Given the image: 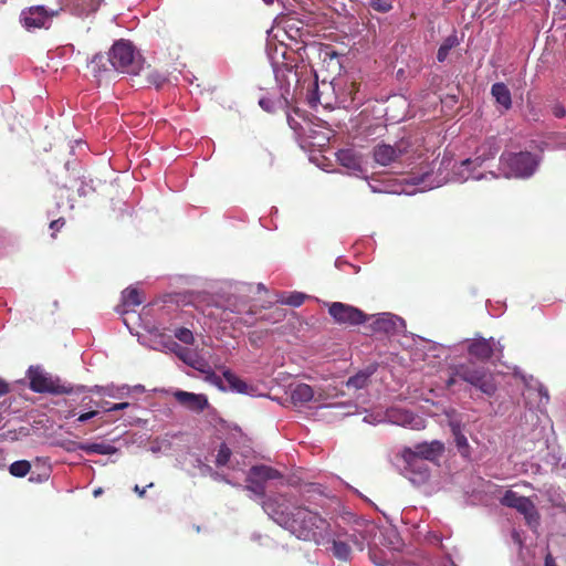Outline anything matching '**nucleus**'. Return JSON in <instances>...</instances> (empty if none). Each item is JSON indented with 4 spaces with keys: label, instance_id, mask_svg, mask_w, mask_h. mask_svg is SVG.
<instances>
[{
    "label": "nucleus",
    "instance_id": "nucleus-41",
    "mask_svg": "<svg viewBox=\"0 0 566 566\" xmlns=\"http://www.w3.org/2000/svg\"><path fill=\"white\" fill-rule=\"evenodd\" d=\"M101 406L105 409V411L112 412V411L124 410L129 407V403L128 402H119V403H114L112 406H108V402H104Z\"/></svg>",
    "mask_w": 566,
    "mask_h": 566
},
{
    "label": "nucleus",
    "instance_id": "nucleus-20",
    "mask_svg": "<svg viewBox=\"0 0 566 566\" xmlns=\"http://www.w3.org/2000/svg\"><path fill=\"white\" fill-rule=\"evenodd\" d=\"M342 166L353 171H361L360 157L352 149H342L337 153Z\"/></svg>",
    "mask_w": 566,
    "mask_h": 566
},
{
    "label": "nucleus",
    "instance_id": "nucleus-30",
    "mask_svg": "<svg viewBox=\"0 0 566 566\" xmlns=\"http://www.w3.org/2000/svg\"><path fill=\"white\" fill-rule=\"evenodd\" d=\"M122 300L124 306H137L143 302L139 291L135 287H129L123 291Z\"/></svg>",
    "mask_w": 566,
    "mask_h": 566
},
{
    "label": "nucleus",
    "instance_id": "nucleus-12",
    "mask_svg": "<svg viewBox=\"0 0 566 566\" xmlns=\"http://www.w3.org/2000/svg\"><path fill=\"white\" fill-rule=\"evenodd\" d=\"M386 419L394 424L410 427L412 429H421L423 428V421L421 418L413 416L411 412L399 409L391 408L386 412Z\"/></svg>",
    "mask_w": 566,
    "mask_h": 566
},
{
    "label": "nucleus",
    "instance_id": "nucleus-15",
    "mask_svg": "<svg viewBox=\"0 0 566 566\" xmlns=\"http://www.w3.org/2000/svg\"><path fill=\"white\" fill-rule=\"evenodd\" d=\"M444 451V446L442 442L438 440H433L431 442H422L416 444L413 448H411V453L416 457V459H420L426 462L427 461H434Z\"/></svg>",
    "mask_w": 566,
    "mask_h": 566
},
{
    "label": "nucleus",
    "instance_id": "nucleus-10",
    "mask_svg": "<svg viewBox=\"0 0 566 566\" xmlns=\"http://www.w3.org/2000/svg\"><path fill=\"white\" fill-rule=\"evenodd\" d=\"M468 352L471 356L480 360H489L494 355H497V358H500L503 352V346L492 337H479L471 340Z\"/></svg>",
    "mask_w": 566,
    "mask_h": 566
},
{
    "label": "nucleus",
    "instance_id": "nucleus-53",
    "mask_svg": "<svg viewBox=\"0 0 566 566\" xmlns=\"http://www.w3.org/2000/svg\"><path fill=\"white\" fill-rule=\"evenodd\" d=\"M134 491L138 494L139 497H144L146 494V488L140 489L138 485H135Z\"/></svg>",
    "mask_w": 566,
    "mask_h": 566
},
{
    "label": "nucleus",
    "instance_id": "nucleus-44",
    "mask_svg": "<svg viewBox=\"0 0 566 566\" xmlns=\"http://www.w3.org/2000/svg\"><path fill=\"white\" fill-rule=\"evenodd\" d=\"M103 387L101 386H94L92 388H86L85 386H78L76 388V392H82V391H85L87 390L88 392H96V394H101L103 395V390H102Z\"/></svg>",
    "mask_w": 566,
    "mask_h": 566
},
{
    "label": "nucleus",
    "instance_id": "nucleus-11",
    "mask_svg": "<svg viewBox=\"0 0 566 566\" xmlns=\"http://www.w3.org/2000/svg\"><path fill=\"white\" fill-rule=\"evenodd\" d=\"M407 144L399 142L395 146L388 144H379L374 148L373 156L377 164L388 166L397 161L407 153Z\"/></svg>",
    "mask_w": 566,
    "mask_h": 566
},
{
    "label": "nucleus",
    "instance_id": "nucleus-51",
    "mask_svg": "<svg viewBox=\"0 0 566 566\" xmlns=\"http://www.w3.org/2000/svg\"><path fill=\"white\" fill-rule=\"evenodd\" d=\"M211 476H212L214 480H220V481H223V482H226V483L231 484V482H230V480H229V479H227L224 475L219 474L218 472H212V473H211Z\"/></svg>",
    "mask_w": 566,
    "mask_h": 566
},
{
    "label": "nucleus",
    "instance_id": "nucleus-52",
    "mask_svg": "<svg viewBox=\"0 0 566 566\" xmlns=\"http://www.w3.org/2000/svg\"><path fill=\"white\" fill-rule=\"evenodd\" d=\"M545 566H557L555 559L549 553L545 557Z\"/></svg>",
    "mask_w": 566,
    "mask_h": 566
},
{
    "label": "nucleus",
    "instance_id": "nucleus-60",
    "mask_svg": "<svg viewBox=\"0 0 566 566\" xmlns=\"http://www.w3.org/2000/svg\"><path fill=\"white\" fill-rule=\"evenodd\" d=\"M232 312H237V313H239L240 311H239L237 307H233V308H232Z\"/></svg>",
    "mask_w": 566,
    "mask_h": 566
},
{
    "label": "nucleus",
    "instance_id": "nucleus-47",
    "mask_svg": "<svg viewBox=\"0 0 566 566\" xmlns=\"http://www.w3.org/2000/svg\"><path fill=\"white\" fill-rule=\"evenodd\" d=\"M553 114H554L556 117L562 118V117H564V116L566 115V111H565V108H564V106H563V105H560V104H556V105H554V107H553Z\"/></svg>",
    "mask_w": 566,
    "mask_h": 566
},
{
    "label": "nucleus",
    "instance_id": "nucleus-55",
    "mask_svg": "<svg viewBox=\"0 0 566 566\" xmlns=\"http://www.w3.org/2000/svg\"><path fill=\"white\" fill-rule=\"evenodd\" d=\"M284 316L283 311H279L275 316V321H280Z\"/></svg>",
    "mask_w": 566,
    "mask_h": 566
},
{
    "label": "nucleus",
    "instance_id": "nucleus-3",
    "mask_svg": "<svg viewBox=\"0 0 566 566\" xmlns=\"http://www.w3.org/2000/svg\"><path fill=\"white\" fill-rule=\"evenodd\" d=\"M108 62L115 71L127 74H138L144 60L134 45L127 40L116 41L108 52Z\"/></svg>",
    "mask_w": 566,
    "mask_h": 566
},
{
    "label": "nucleus",
    "instance_id": "nucleus-48",
    "mask_svg": "<svg viewBox=\"0 0 566 566\" xmlns=\"http://www.w3.org/2000/svg\"><path fill=\"white\" fill-rule=\"evenodd\" d=\"M63 226H64L63 219H57L50 223V228L55 231L60 230Z\"/></svg>",
    "mask_w": 566,
    "mask_h": 566
},
{
    "label": "nucleus",
    "instance_id": "nucleus-6",
    "mask_svg": "<svg viewBox=\"0 0 566 566\" xmlns=\"http://www.w3.org/2000/svg\"><path fill=\"white\" fill-rule=\"evenodd\" d=\"M400 457L405 463L403 475L416 486L426 484L430 479L429 465L411 453V448H403Z\"/></svg>",
    "mask_w": 566,
    "mask_h": 566
},
{
    "label": "nucleus",
    "instance_id": "nucleus-25",
    "mask_svg": "<svg viewBox=\"0 0 566 566\" xmlns=\"http://www.w3.org/2000/svg\"><path fill=\"white\" fill-rule=\"evenodd\" d=\"M78 449L86 453L114 454L117 448L107 443H81Z\"/></svg>",
    "mask_w": 566,
    "mask_h": 566
},
{
    "label": "nucleus",
    "instance_id": "nucleus-54",
    "mask_svg": "<svg viewBox=\"0 0 566 566\" xmlns=\"http://www.w3.org/2000/svg\"><path fill=\"white\" fill-rule=\"evenodd\" d=\"M132 391L144 392L145 391V387L143 385H136L134 387H130V392Z\"/></svg>",
    "mask_w": 566,
    "mask_h": 566
},
{
    "label": "nucleus",
    "instance_id": "nucleus-2",
    "mask_svg": "<svg viewBox=\"0 0 566 566\" xmlns=\"http://www.w3.org/2000/svg\"><path fill=\"white\" fill-rule=\"evenodd\" d=\"M460 381L467 382L486 396H493L497 390L495 375L485 366L475 361H465L451 368L447 386L452 387Z\"/></svg>",
    "mask_w": 566,
    "mask_h": 566
},
{
    "label": "nucleus",
    "instance_id": "nucleus-49",
    "mask_svg": "<svg viewBox=\"0 0 566 566\" xmlns=\"http://www.w3.org/2000/svg\"><path fill=\"white\" fill-rule=\"evenodd\" d=\"M287 123L292 129L295 132L300 130L301 126L297 120H295L293 117L287 116Z\"/></svg>",
    "mask_w": 566,
    "mask_h": 566
},
{
    "label": "nucleus",
    "instance_id": "nucleus-46",
    "mask_svg": "<svg viewBox=\"0 0 566 566\" xmlns=\"http://www.w3.org/2000/svg\"><path fill=\"white\" fill-rule=\"evenodd\" d=\"M103 62H104V56L102 54H96L92 59L91 65H92L94 72H96V69L99 67V65L103 64Z\"/></svg>",
    "mask_w": 566,
    "mask_h": 566
},
{
    "label": "nucleus",
    "instance_id": "nucleus-38",
    "mask_svg": "<svg viewBox=\"0 0 566 566\" xmlns=\"http://www.w3.org/2000/svg\"><path fill=\"white\" fill-rule=\"evenodd\" d=\"M175 337L185 344H192L195 339L192 332L186 327L176 329Z\"/></svg>",
    "mask_w": 566,
    "mask_h": 566
},
{
    "label": "nucleus",
    "instance_id": "nucleus-61",
    "mask_svg": "<svg viewBox=\"0 0 566 566\" xmlns=\"http://www.w3.org/2000/svg\"><path fill=\"white\" fill-rule=\"evenodd\" d=\"M154 483H149L146 488H153Z\"/></svg>",
    "mask_w": 566,
    "mask_h": 566
},
{
    "label": "nucleus",
    "instance_id": "nucleus-28",
    "mask_svg": "<svg viewBox=\"0 0 566 566\" xmlns=\"http://www.w3.org/2000/svg\"><path fill=\"white\" fill-rule=\"evenodd\" d=\"M67 4L74 7L78 14L94 12L99 7L101 0H66Z\"/></svg>",
    "mask_w": 566,
    "mask_h": 566
},
{
    "label": "nucleus",
    "instance_id": "nucleus-7",
    "mask_svg": "<svg viewBox=\"0 0 566 566\" xmlns=\"http://www.w3.org/2000/svg\"><path fill=\"white\" fill-rule=\"evenodd\" d=\"M28 375L30 388L35 392L70 394L73 391L39 367H30Z\"/></svg>",
    "mask_w": 566,
    "mask_h": 566
},
{
    "label": "nucleus",
    "instance_id": "nucleus-62",
    "mask_svg": "<svg viewBox=\"0 0 566 566\" xmlns=\"http://www.w3.org/2000/svg\"><path fill=\"white\" fill-rule=\"evenodd\" d=\"M566 4V0H562Z\"/></svg>",
    "mask_w": 566,
    "mask_h": 566
},
{
    "label": "nucleus",
    "instance_id": "nucleus-4",
    "mask_svg": "<svg viewBox=\"0 0 566 566\" xmlns=\"http://www.w3.org/2000/svg\"><path fill=\"white\" fill-rule=\"evenodd\" d=\"M541 158L528 151L502 154L500 169L506 178H528L537 169Z\"/></svg>",
    "mask_w": 566,
    "mask_h": 566
},
{
    "label": "nucleus",
    "instance_id": "nucleus-17",
    "mask_svg": "<svg viewBox=\"0 0 566 566\" xmlns=\"http://www.w3.org/2000/svg\"><path fill=\"white\" fill-rule=\"evenodd\" d=\"M213 382L218 385L221 389L229 388L232 391L239 394H249L252 387L248 385L244 380L239 378L235 374L230 370L223 371V378L218 376H212Z\"/></svg>",
    "mask_w": 566,
    "mask_h": 566
},
{
    "label": "nucleus",
    "instance_id": "nucleus-33",
    "mask_svg": "<svg viewBox=\"0 0 566 566\" xmlns=\"http://www.w3.org/2000/svg\"><path fill=\"white\" fill-rule=\"evenodd\" d=\"M333 553L338 559L346 560L350 555V547L347 543L342 541L333 542Z\"/></svg>",
    "mask_w": 566,
    "mask_h": 566
},
{
    "label": "nucleus",
    "instance_id": "nucleus-45",
    "mask_svg": "<svg viewBox=\"0 0 566 566\" xmlns=\"http://www.w3.org/2000/svg\"><path fill=\"white\" fill-rule=\"evenodd\" d=\"M98 415V411L96 410H92V411H88V412H85V413H82L78 418H77V421L80 422H85L92 418H94L95 416Z\"/></svg>",
    "mask_w": 566,
    "mask_h": 566
},
{
    "label": "nucleus",
    "instance_id": "nucleus-26",
    "mask_svg": "<svg viewBox=\"0 0 566 566\" xmlns=\"http://www.w3.org/2000/svg\"><path fill=\"white\" fill-rule=\"evenodd\" d=\"M472 165L478 166L474 159H465L459 165V167L454 170V175L459 181H465L470 178L480 179L482 177L480 175H473V171L471 170Z\"/></svg>",
    "mask_w": 566,
    "mask_h": 566
},
{
    "label": "nucleus",
    "instance_id": "nucleus-50",
    "mask_svg": "<svg viewBox=\"0 0 566 566\" xmlns=\"http://www.w3.org/2000/svg\"><path fill=\"white\" fill-rule=\"evenodd\" d=\"M8 391H9L8 384L3 379L0 378V397L6 395Z\"/></svg>",
    "mask_w": 566,
    "mask_h": 566
},
{
    "label": "nucleus",
    "instance_id": "nucleus-37",
    "mask_svg": "<svg viewBox=\"0 0 566 566\" xmlns=\"http://www.w3.org/2000/svg\"><path fill=\"white\" fill-rule=\"evenodd\" d=\"M231 457V450L227 444L222 443L218 450L216 463L218 467H223L229 463Z\"/></svg>",
    "mask_w": 566,
    "mask_h": 566
},
{
    "label": "nucleus",
    "instance_id": "nucleus-42",
    "mask_svg": "<svg viewBox=\"0 0 566 566\" xmlns=\"http://www.w3.org/2000/svg\"><path fill=\"white\" fill-rule=\"evenodd\" d=\"M259 105L266 112H274L275 109V102L271 98L263 97L259 101Z\"/></svg>",
    "mask_w": 566,
    "mask_h": 566
},
{
    "label": "nucleus",
    "instance_id": "nucleus-27",
    "mask_svg": "<svg viewBox=\"0 0 566 566\" xmlns=\"http://www.w3.org/2000/svg\"><path fill=\"white\" fill-rule=\"evenodd\" d=\"M374 369H366L357 373L353 377L348 378L346 385L349 388L361 389L367 386L369 377L373 375Z\"/></svg>",
    "mask_w": 566,
    "mask_h": 566
},
{
    "label": "nucleus",
    "instance_id": "nucleus-14",
    "mask_svg": "<svg viewBox=\"0 0 566 566\" xmlns=\"http://www.w3.org/2000/svg\"><path fill=\"white\" fill-rule=\"evenodd\" d=\"M374 317L371 328L375 332H382L386 334L397 333L405 326L403 321L391 313H381Z\"/></svg>",
    "mask_w": 566,
    "mask_h": 566
},
{
    "label": "nucleus",
    "instance_id": "nucleus-5",
    "mask_svg": "<svg viewBox=\"0 0 566 566\" xmlns=\"http://www.w3.org/2000/svg\"><path fill=\"white\" fill-rule=\"evenodd\" d=\"M500 501L502 505L514 509L522 514L531 528L536 530L539 526V513L530 497L506 490Z\"/></svg>",
    "mask_w": 566,
    "mask_h": 566
},
{
    "label": "nucleus",
    "instance_id": "nucleus-58",
    "mask_svg": "<svg viewBox=\"0 0 566 566\" xmlns=\"http://www.w3.org/2000/svg\"><path fill=\"white\" fill-rule=\"evenodd\" d=\"M150 450H151V452L156 453V452H158V451H159V448H158V447L153 446V447L150 448Z\"/></svg>",
    "mask_w": 566,
    "mask_h": 566
},
{
    "label": "nucleus",
    "instance_id": "nucleus-9",
    "mask_svg": "<svg viewBox=\"0 0 566 566\" xmlns=\"http://www.w3.org/2000/svg\"><path fill=\"white\" fill-rule=\"evenodd\" d=\"M328 313L337 324L348 326L361 324L368 318L359 308L340 302L332 303Z\"/></svg>",
    "mask_w": 566,
    "mask_h": 566
},
{
    "label": "nucleus",
    "instance_id": "nucleus-23",
    "mask_svg": "<svg viewBox=\"0 0 566 566\" xmlns=\"http://www.w3.org/2000/svg\"><path fill=\"white\" fill-rule=\"evenodd\" d=\"M499 149L500 147L496 145L495 140L490 139L479 148L474 161H476L478 166H481L485 160L493 158Z\"/></svg>",
    "mask_w": 566,
    "mask_h": 566
},
{
    "label": "nucleus",
    "instance_id": "nucleus-1",
    "mask_svg": "<svg viewBox=\"0 0 566 566\" xmlns=\"http://www.w3.org/2000/svg\"><path fill=\"white\" fill-rule=\"evenodd\" d=\"M289 499L280 495L263 502L265 513L297 538L318 542L324 537L327 523L318 514L301 506L290 511Z\"/></svg>",
    "mask_w": 566,
    "mask_h": 566
},
{
    "label": "nucleus",
    "instance_id": "nucleus-16",
    "mask_svg": "<svg viewBox=\"0 0 566 566\" xmlns=\"http://www.w3.org/2000/svg\"><path fill=\"white\" fill-rule=\"evenodd\" d=\"M167 348L171 352H174L180 359H182L186 364L191 366L192 368L201 371V373H208L209 366L208 364L199 358L196 354L190 352L189 349L179 346L177 343L170 340Z\"/></svg>",
    "mask_w": 566,
    "mask_h": 566
},
{
    "label": "nucleus",
    "instance_id": "nucleus-36",
    "mask_svg": "<svg viewBox=\"0 0 566 566\" xmlns=\"http://www.w3.org/2000/svg\"><path fill=\"white\" fill-rule=\"evenodd\" d=\"M306 295L301 292H293L287 297L279 300V302L291 305V306H300L305 301Z\"/></svg>",
    "mask_w": 566,
    "mask_h": 566
},
{
    "label": "nucleus",
    "instance_id": "nucleus-19",
    "mask_svg": "<svg viewBox=\"0 0 566 566\" xmlns=\"http://www.w3.org/2000/svg\"><path fill=\"white\" fill-rule=\"evenodd\" d=\"M290 398L293 405H304L314 399V390L307 384H297L291 387Z\"/></svg>",
    "mask_w": 566,
    "mask_h": 566
},
{
    "label": "nucleus",
    "instance_id": "nucleus-24",
    "mask_svg": "<svg viewBox=\"0 0 566 566\" xmlns=\"http://www.w3.org/2000/svg\"><path fill=\"white\" fill-rule=\"evenodd\" d=\"M523 381L525 382V386L528 390H534L537 392L539 397V406H546L549 401V395L547 389L539 384L537 380H534L533 377H525L523 376Z\"/></svg>",
    "mask_w": 566,
    "mask_h": 566
},
{
    "label": "nucleus",
    "instance_id": "nucleus-22",
    "mask_svg": "<svg viewBox=\"0 0 566 566\" xmlns=\"http://www.w3.org/2000/svg\"><path fill=\"white\" fill-rule=\"evenodd\" d=\"M491 93L495 101L502 105L505 109H509L512 105L511 93L504 83H495L492 85Z\"/></svg>",
    "mask_w": 566,
    "mask_h": 566
},
{
    "label": "nucleus",
    "instance_id": "nucleus-18",
    "mask_svg": "<svg viewBox=\"0 0 566 566\" xmlns=\"http://www.w3.org/2000/svg\"><path fill=\"white\" fill-rule=\"evenodd\" d=\"M407 184L418 186L420 191L429 190L441 186V180H434L429 171L422 174H413L406 178Z\"/></svg>",
    "mask_w": 566,
    "mask_h": 566
},
{
    "label": "nucleus",
    "instance_id": "nucleus-59",
    "mask_svg": "<svg viewBox=\"0 0 566 566\" xmlns=\"http://www.w3.org/2000/svg\"><path fill=\"white\" fill-rule=\"evenodd\" d=\"M266 4L273 3L274 0H263Z\"/></svg>",
    "mask_w": 566,
    "mask_h": 566
},
{
    "label": "nucleus",
    "instance_id": "nucleus-29",
    "mask_svg": "<svg viewBox=\"0 0 566 566\" xmlns=\"http://www.w3.org/2000/svg\"><path fill=\"white\" fill-rule=\"evenodd\" d=\"M103 395L108 396L112 398L120 399L130 394V387L127 385L123 386H115V385H108L102 388Z\"/></svg>",
    "mask_w": 566,
    "mask_h": 566
},
{
    "label": "nucleus",
    "instance_id": "nucleus-8",
    "mask_svg": "<svg viewBox=\"0 0 566 566\" xmlns=\"http://www.w3.org/2000/svg\"><path fill=\"white\" fill-rule=\"evenodd\" d=\"M59 10H48L44 6H34L21 12L20 20L27 30L48 29Z\"/></svg>",
    "mask_w": 566,
    "mask_h": 566
},
{
    "label": "nucleus",
    "instance_id": "nucleus-31",
    "mask_svg": "<svg viewBox=\"0 0 566 566\" xmlns=\"http://www.w3.org/2000/svg\"><path fill=\"white\" fill-rule=\"evenodd\" d=\"M459 43L458 41V38L457 35L452 34V35H449L444 41L443 43L440 45L439 50H438V54H437V59L439 62H443L450 50L453 49L454 46H457Z\"/></svg>",
    "mask_w": 566,
    "mask_h": 566
},
{
    "label": "nucleus",
    "instance_id": "nucleus-39",
    "mask_svg": "<svg viewBox=\"0 0 566 566\" xmlns=\"http://www.w3.org/2000/svg\"><path fill=\"white\" fill-rule=\"evenodd\" d=\"M370 8L378 12H388L391 9V4L386 0H371Z\"/></svg>",
    "mask_w": 566,
    "mask_h": 566
},
{
    "label": "nucleus",
    "instance_id": "nucleus-35",
    "mask_svg": "<svg viewBox=\"0 0 566 566\" xmlns=\"http://www.w3.org/2000/svg\"><path fill=\"white\" fill-rule=\"evenodd\" d=\"M453 438H454L455 446H457L459 452L461 453V455L465 457V458L469 457L470 446H469L468 439L463 434V432L453 434Z\"/></svg>",
    "mask_w": 566,
    "mask_h": 566
},
{
    "label": "nucleus",
    "instance_id": "nucleus-32",
    "mask_svg": "<svg viewBox=\"0 0 566 566\" xmlns=\"http://www.w3.org/2000/svg\"><path fill=\"white\" fill-rule=\"evenodd\" d=\"M31 469V464L27 460H19L13 462L10 468L9 472L17 478H23L25 476Z\"/></svg>",
    "mask_w": 566,
    "mask_h": 566
},
{
    "label": "nucleus",
    "instance_id": "nucleus-57",
    "mask_svg": "<svg viewBox=\"0 0 566 566\" xmlns=\"http://www.w3.org/2000/svg\"><path fill=\"white\" fill-rule=\"evenodd\" d=\"M258 290L259 291H263V290H265V286L262 283H259L258 284Z\"/></svg>",
    "mask_w": 566,
    "mask_h": 566
},
{
    "label": "nucleus",
    "instance_id": "nucleus-40",
    "mask_svg": "<svg viewBox=\"0 0 566 566\" xmlns=\"http://www.w3.org/2000/svg\"><path fill=\"white\" fill-rule=\"evenodd\" d=\"M148 82L157 88H160L166 82V77L158 72H151L148 74Z\"/></svg>",
    "mask_w": 566,
    "mask_h": 566
},
{
    "label": "nucleus",
    "instance_id": "nucleus-21",
    "mask_svg": "<svg viewBox=\"0 0 566 566\" xmlns=\"http://www.w3.org/2000/svg\"><path fill=\"white\" fill-rule=\"evenodd\" d=\"M249 473L252 475V478H256V480L262 481L263 484H265V482L269 480H276L282 478L277 470L268 465L252 467Z\"/></svg>",
    "mask_w": 566,
    "mask_h": 566
},
{
    "label": "nucleus",
    "instance_id": "nucleus-56",
    "mask_svg": "<svg viewBox=\"0 0 566 566\" xmlns=\"http://www.w3.org/2000/svg\"><path fill=\"white\" fill-rule=\"evenodd\" d=\"M102 492H103V491H102V489L99 488V489L94 490L93 494H94V496H95V497H97V496H99V495L102 494Z\"/></svg>",
    "mask_w": 566,
    "mask_h": 566
},
{
    "label": "nucleus",
    "instance_id": "nucleus-13",
    "mask_svg": "<svg viewBox=\"0 0 566 566\" xmlns=\"http://www.w3.org/2000/svg\"><path fill=\"white\" fill-rule=\"evenodd\" d=\"M172 395L182 407L190 411L201 412L208 407V399L202 394L176 390Z\"/></svg>",
    "mask_w": 566,
    "mask_h": 566
},
{
    "label": "nucleus",
    "instance_id": "nucleus-34",
    "mask_svg": "<svg viewBox=\"0 0 566 566\" xmlns=\"http://www.w3.org/2000/svg\"><path fill=\"white\" fill-rule=\"evenodd\" d=\"M248 485L245 486L247 490L253 492L254 494L259 496H263L265 493V485L262 483V481L256 480V478H252L250 473H248L247 476Z\"/></svg>",
    "mask_w": 566,
    "mask_h": 566
},
{
    "label": "nucleus",
    "instance_id": "nucleus-43",
    "mask_svg": "<svg viewBox=\"0 0 566 566\" xmlns=\"http://www.w3.org/2000/svg\"><path fill=\"white\" fill-rule=\"evenodd\" d=\"M449 426H450L452 434L462 432V424H461L460 420H458L455 418H451L449 421Z\"/></svg>",
    "mask_w": 566,
    "mask_h": 566
}]
</instances>
